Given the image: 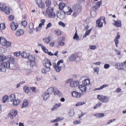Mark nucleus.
I'll return each mask as SVG.
<instances>
[{
  "mask_svg": "<svg viewBox=\"0 0 126 126\" xmlns=\"http://www.w3.org/2000/svg\"><path fill=\"white\" fill-rule=\"evenodd\" d=\"M6 40L4 37H1L0 38V43L4 46H6Z\"/></svg>",
  "mask_w": 126,
  "mask_h": 126,
  "instance_id": "nucleus-17",
  "label": "nucleus"
},
{
  "mask_svg": "<svg viewBox=\"0 0 126 126\" xmlns=\"http://www.w3.org/2000/svg\"><path fill=\"white\" fill-rule=\"evenodd\" d=\"M85 104V103L84 102H79L76 104V106H79Z\"/></svg>",
  "mask_w": 126,
  "mask_h": 126,
  "instance_id": "nucleus-50",
  "label": "nucleus"
},
{
  "mask_svg": "<svg viewBox=\"0 0 126 126\" xmlns=\"http://www.w3.org/2000/svg\"><path fill=\"white\" fill-rule=\"evenodd\" d=\"M73 12L72 9L71 8H70L68 10V11L66 12L67 14L68 15H70L71 14V13H72Z\"/></svg>",
  "mask_w": 126,
  "mask_h": 126,
  "instance_id": "nucleus-58",
  "label": "nucleus"
},
{
  "mask_svg": "<svg viewBox=\"0 0 126 126\" xmlns=\"http://www.w3.org/2000/svg\"><path fill=\"white\" fill-rule=\"evenodd\" d=\"M79 88L82 92H85L86 90V88L85 85H79Z\"/></svg>",
  "mask_w": 126,
  "mask_h": 126,
  "instance_id": "nucleus-12",
  "label": "nucleus"
},
{
  "mask_svg": "<svg viewBox=\"0 0 126 126\" xmlns=\"http://www.w3.org/2000/svg\"><path fill=\"white\" fill-rule=\"evenodd\" d=\"M56 15L53 12V11L51 12L47 16H48L50 18H53L55 17Z\"/></svg>",
  "mask_w": 126,
  "mask_h": 126,
  "instance_id": "nucleus-28",
  "label": "nucleus"
},
{
  "mask_svg": "<svg viewBox=\"0 0 126 126\" xmlns=\"http://www.w3.org/2000/svg\"><path fill=\"white\" fill-rule=\"evenodd\" d=\"M123 63H117L115 64V67L117 69L121 70Z\"/></svg>",
  "mask_w": 126,
  "mask_h": 126,
  "instance_id": "nucleus-16",
  "label": "nucleus"
},
{
  "mask_svg": "<svg viewBox=\"0 0 126 126\" xmlns=\"http://www.w3.org/2000/svg\"><path fill=\"white\" fill-rule=\"evenodd\" d=\"M114 21V23L113 24V25L118 27H121L122 26L121 21L120 20H117L116 21L113 20Z\"/></svg>",
  "mask_w": 126,
  "mask_h": 126,
  "instance_id": "nucleus-10",
  "label": "nucleus"
},
{
  "mask_svg": "<svg viewBox=\"0 0 126 126\" xmlns=\"http://www.w3.org/2000/svg\"><path fill=\"white\" fill-rule=\"evenodd\" d=\"M7 59V57L3 54L0 55V62H2Z\"/></svg>",
  "mask_w": 126,
  "mask_h": 126,
  "instance_id": "nucleus-25",
  "label": "nucleus"
},
{
  "mask_svg": "<svg viewBox=\"0 0 126 126\" xmlns=\"http://www.w3.org/2000/svg\"><path fill=\"white\" fill-rule=\"evenodd\" d=\"M35 1L36 3L38 5L42 1L41 0H35Z\"/></svg>",
  "mask_w": 126,
  "mask_h": 126,
  "instance_id": "nucleus-63",
  "label": "nucleus"
},
{
  "mask_svg": "<svg viewBox=\"0 0 126 126\" xmlns=\"http://www.w3.org/2000/svg\"><path fill=\"white\" fill-rule=\"evenodd\" d=\"M15 94H13L8 96V98L10 100L11 102H12L15 99Z\"/></svg>",
  "mask_w": 126,
  "mask_h": 126,
  "instance_id": "nucleus-26",
  "label": "nucleus"
},
{
  "mask_svg": "<svg viewBox=\"0 0 126 126\" xmlns=\"http://www.w3.org/2000/svg\"><path fill=\"white\" fill-rule=\"evenodd\" d=\"M53 8H47L46 11V12H43V14L46 16H47L48 15L53 11Z\"/></svg>",
  "mask_w": 126,
  "mask_h": 126,
  "instance_id": "nucleus-6",
  "label": "nucleus"
},
{
  "mask_svg": "<svg viewBox=\"0 0 126 126\" xmlns=\"http://www.w3.org/2000/svg\"><path fill=\"white\" fill-rule=\"evenodd\" d=\"M59 24L63 27H65V24L62 21L59 22Z\"/></svg>",
  "mask_w": 126,
  "mask_h": 126,
  "instance_id": "nucleus-53",
  "label": "nucleus"
},
{
  "mask_svg": "<svg viewBox=\"0 0 126 126\" xmlns=\"http://www.w3.org/2000/svg\"><path fill=\"white\" fill-rule=\"evenodd\" d=\"M13 104L14 105L16 106L20 103L19 100L18 99L14 100L13 101Z\"/></svg>",
  "mask_w": 126,
  "mask_h": 126,
  "instance_id": "nucleus-34",
  "label": "nucleus"
},
{
  "mask_svg": "<svg viewBox=\"0 0 126 126\" xmlns=\"http://www.w3.org/2000/svg\"><path fill=\"white\" fill-rule=\"evenodd\" d=\"M8 98V96L7 95H5L4 96L2 99V102L3 103H5Z\"/></svg>",
  "mask_w": 126,
  "mask_h": 126,
  "instance_id": "nucleus-42",
  "label": "nucleus"
},
{
  "mask_svg": "<svg viewBox=\"0 0 126 126\" xmlns=\"http://www.w3.org/2000/svg\"><path fill=\"white\" fill-rule=\"evenodd\" d=\"M50 94H49L47 91H46L42 95V98L44 100H46L49 97Z\"/></svg>",
  "mask_w": 126,
  "mask_h": 126,
  "instance_id": "nucleus-4",
  "label": "nucleus"
},
{
  "mask_svg": "<svg viewBox=\"0 0 126 126\" xmlns=\"http://www.w3.org/2000/svg\"><path fill=\"white\" fill-rule=\"evenodd\" d=\"M18 25L16 23L12 22L10 24V27L13 30H16L18 27Z\"/></svg>",
  "mask_w": 126,
  "mask_h": 126,
  "instance_id": "nucleus-5",
  "label": "nucleus"
},
{
  "mask_svg": "<svg viewBox=\"0 0 126 126\" xmlns=\"http://www.w3.org/2000/svg\"><path fill=\"white\" fill-rule=\"evenodd\" d=\"M56 34L58 35H60L61 34V32L59 30H57L55 31Z\"/></svg>",
  "mask_w": 126,
  "mask_h": 126,
  "instance_id": "nucleus-56",
  "label": "nucleus"
},
{
  "mask_svg": "<svg viewBox=\"0 0 126 126\" xmlns=\"http://www.w3.org/2000/svg\"><path fill=\"white\" fill-rule=\"evenodd\" d=\"M6 71V69L3 67L2 63H0V72H5Z\"/></svg>",
  "mask_w": 126,
  "mask_h": 126,
  "instance_id": "nucleus-33",
  "label": "nucleus"
},
{
  "mask_svg": "<svg viewBox=\"0 0 126 126\" xmlns=\"http://www.w3.org/2000/svg\"><path fill=\"white\" fill-rule=\"evenodd\" d=\"M73 123L75 125L79 124L80 123V121L79 120H75L73 122Z\"/></svg>",
  "mask_w": 126,
  "mask_h": 126,
  "instance_id": "nucleus-57",
  "label": "nucleus"
},
{
  "mask_svg": "<svg viewBox=\"0 0 126 126\" xmlns=\"http://www.w3.org/2000/svg\"><path fill=\"white\" fill-rule=\"evenodd\" d=\"M42 49L43 50V51L46 53L47 54L48 52V50L45 47H43Z\"/></svg>",
  "mask_w": 126,
  "mask_h": 126,
  "instance_id": "nucleus-54",
  "label": "nucleus"
},
{
  "mask_svg": "<svg viewBox=\"0 0 126 126\" xmlns=\"http://www.w3.org/2000/svg\"><path fill=\"white\" fill-rule=\"evenodd\" d=\"M70 86L72 87H75L78 86L79 85V83L78 81H73L70 82Z\"/></svg>",
  "mask_w": 126,
  "mask_h": 126,
  "instance_id": "nucleus-7",
  "label": "nucleus"
},
{
  "mask_svg": "<svg viewBox=\"0 0 126 126\" xmlns=\"http://www.w3.org/2000/svg\"><path fill=\"white\" fill-rule=\"evenodd\" d=\"M20 54V52H16L14 53V55L16 57L18 56Z\"/></svg>",
  "mask_w": 126,
  "mask_h": 126,
  "instance_id": "nucleus-55",
  "label": "nucleus"
},
{
  "mask_svg": "<svg viewBox=\"0 0 126 126\" xmlns=\"http://www.w3.org/2000/svg\"><path fill=\"white\" fill-rule=\"evenodd\" d=\"M115 120V119H112L110 120H109L108 121V122L107 123V124L108 125L110 123L112 122H114Z\"/></svg>",
  "mask_w": 126,
  "mask_h": 126,
  "instance_id": "nucleus-62",
  "label": "nucleus"
},
{
  "mask_svg": "<svg viewBox=\"0 0 126 126\" xmlns=\"http://www.w3.org/2000/svg\"><path fill=\"white\" fill-rule=\"evenodd\" d=\"M82 83L84 85L86 86L88 85L90 83V80L87 79H86L84 81H83Z\"/></svg>",
  "mask_w": 126,
  "mask_h": 126,
  "instance_id": "nucleus-32",
  "label": "nucleus"
},
{
  "mask_svg": "<svg viewBox=\"0 0 126 126\" xmlns=\"http://www.w3.org/2000/svg\"><path fill=\"white\" fill-rule=\"evenodd\" d=\"M54 94L55 95H57L59 96H62V93L60 92L56 88L54 89Z\"/></svg>",
  "mask_w": 126,
  "mask_h": 126,
  "instance_id": "nucleus-15",
  "label": "nucleus"
},
{
  "mask_svg": "<svg viewBox=\"0 0 126 126\" xmlns=\"http://www.w3.org/2000/svg\"><path fill=\"white\" fill-rule=\"evenodd\" d=\"M9 19L11 21L13 20L14 19V16L12 15L10 16L9 17Z\"/></svg>",
  "mask_w": 126,
  "mask_h": 126,
  "instance_id": "nucleus-64",
  "label": "nucleus"
},
{
  "mask_svg": "<svg viewBox=\"0 0 126 126\" xmlns=\"http://www.w3.org/2000/svg\"><path fill=\"white\" fill-rule=\"evenodd\" d=\"M97 7L95 5L94 6H93L92 8V9L94 11H96L97 10Z\"/></svg>",
  "mask_w": 126,
  "mask_h": 126,
  "instance_id": "nucleus-47",
  "label": "nucleus"
},
{
  "mask_svg": "<svg viewBox=\"0 0 126 126\" xmlns=\"http://www.w3.org/2000/svg\"><path fill=\"white\" fill-rule=\"evenodd\" d=\"M38 6L40 8L43 9L45 7V4L42 1Z\"/></svg>",
  "mask_w": 126,
  "mask_h": 126,
  "instance_id": "nucleus-43",
  "label": "nucleus"
},
{
  "mask_svg": "<svg viewBox=\"0 0 126 126\" xmlns=\"http://www.w3.org/2000/svg\"><path fill=\"white\" fill-rule=\"evenodd\" d=\"M110 67V65L108 64H105L104 66V68L106 69H108Z\"/></svg>",
  "mask_w": 126,
  "mask_h": 126,
  "instance_id": "nucleus-59",
  "label": "nucleus"
},
{
  "mask_svg": "<svg viewBox=\"0 0 126 126\" xmlns=\"http://www.w3.org/2000/svg\"><path fill=\"white\" fill-rule=\"evenodd\" d=\"M28 105L29 103L28 101L26 100H24L21 108H23L26 107L28 106Z\"/></svg>",
  "mask_w": 126,
  "mask_h": 126,
  "instance_id": "nucleus-23",
  "label": "nucleus"
},
{
  "mask_svg": "<svg viewBox=\"0 0 126 126\" xmlns=\"http://www.w3.org/2000/svg\"><path fill=\"white\" fill-rule=\"evenodd\" d=\"M33 26L34 25L32 23H30L29 26V28L31 30H34Z\"/></svg>",
  "mask_w": 126,
  "mask_h": 126,
  "instance_id": "nucleus-44",
  "label": "nucleus"
},
{
  "mask_svg": "<svg viewBox=\"0 0 126 126\" xmlns=\"http://www.w3.org/2000/svg\"><path fill=\"white\" fill-rule=\"evenodd\" d=\"M10 113L15 116L17 115V112L16 110H13L11 111Z\"/></svg>",
  "mask_w": 126,
  "mask_h": 126,
  "instance_id": "nucleus-41",
  "label": "nucleus"
},
{
  "mask_svg": "<svg viewBox=\"0 0 126 126\" xmlns=\"http://www.w3.org/2000/svg\"><path fill=\"white\" fill-rule=\"evenodd\" d=\"M104 113H99L95 114H94V115L96 117H102L104 116Z\"/></svg>",
  "mask_w": 126,
  "mask_h": 126,
  "instance_id": "nucleus-39",
  "label": "nucleus"
},
{
  "mask_svg": "<svg viewBox=\"0 0 126 126\" xmlns=\"http://www.w3.org/2000/svg\"><path fill=\"white\" fill-rule=\"evenodd\" d=\"M114 41L115 43V45L116 47H118L117 45L119 41L118 40L114 39Z\"/></svg>",
  "mask_w": 126,
  "mask_h": 126,
  "instance_id": "nucleus-61",
  "label": "nucleus"
},
{
  "mask_svg": "<svg viewBox=\"0 0 126 126\" xmlns=\"http://www.w3.org/2000/svg\"><path fill=\"white\" fill-rule=\"evenodd\" d=\"M24 33V31L23 30L19 29L18 30L16 34V35L17 36H19L23 35Z\"/></svg>",
  "mask_w": 126,
  "mask_h": 126,
  "instance_id": "nucleus-8",
  "label": "nucleus"
},
{
  "mask_svg": "<svg viewBox=\"0 0 126 126\" xmlns=\"http://www.w3.org/2000/svg\"><path fill=\"white\" fill-rule=\"evenodd\" d=\"M46 68L45 69L44 68L42 69L41 70L42 73L44 74H46L47 72L49 71L50 70V67L48 66L47 67V65H46Z\"/></svg>",
  "mask_w": 126,
  "mask_h": 126,
  "instance_id": "nucleus-11",
  "label": "nucleus"
},
{
  "mask_svg": "<svg viewBox=\"0 0 126 126\" xmlns=\"http://www.w3.org/2000/svg\"><path fill=\"white\" fill-rule=\"evenodd\" d=\"M89 47L92 50H94L96 48V47L95 46L90 45Z\"/></svg>",
  "mask_w": 126,
  "mask_h": 126,
  "instance_id": "nucleus-49",
  "label": "nucleus"
},
{
  "mask_svg": "<svg viewBox=\"0 0 126 126\" xmlns=\"http://www.w3.org/2000/svg\"><path fill=\"white\" fill-rule=\"evenodd\" d=\"M5 24L4 23H1L0 24V29L3 30L5 28Z\"/></svg>",
  "mask_w": 126,
  "mask_h": 126,
  "instance_id": "nucleus-45",
  "label": "nucleus"
},
{
  "mask_svg": "<svg viewBox=\"0 0 126 126\" xmlns=\"http://www.w3.org/2000/svg\"><path fill=\"white\" fill-rule=\"evenodd\" d=\"M96 23L98 25V27L99 28H101L103 26V23L102 21L100 20H97L96 21Z\"/></svg>",
  "mask_w": 126,
  "mask_h": 126,
  "instance_id": "nucleus-27",
  "label": "nucleus"
},
{
  "mask_svg": "<svg viewBox=\"0 0 126 126\" xmlns=\"http://www.w3.org/2000/svg\"><path fill=\"white\" fill-rule=\"evenodd\" d=\"M72 8L74 11L80 12L82 9V7L80 5L77 4L73 5Z\"/></svg>",
  "mask_w": 126,
  "mask_h": 126,
  "instance_id": "nucleus-3",
  "label": "nucleus"
},
{
  "mask_svg": "<svg viewBox=\"0 0 126 126\" xmlns=\"http://www.w3.org/2000/svg\"><path fill=\"white\" fill-rule=\"evenodd\" d=\"M75 11L73 12L72 15L74 17H76L78 15V13H77Z\"/></svg>",
  "mask_w": 126,
  "mask_h": 126,
  "instance_id": "nucleus-60",
  "label": "nucleus"
},
{
  "mask_svg": "<svg viewBox=\"0 0 126 126\" xmlns=\"http://www.w3.org/2000/svg\"><path fill=\"white\" fill-rule=\"evenodd\" d=\"M1 7L0 10L4 12L7 15L10 14V10L8 7L3 4H2V5H1Z\"/></svg>",
  "mask_w": 126,
  "mask_h": 126,
  "instance_id": "nucleus-2",
  "label": "nucleus"
},
{
  "mask_svg": "<svg viewBox=\"0 0 126 126\" xmlns=\"http://www.w3.org/2000/svg\"><path fill=\"white\" fill-rule=\"evenodd\" d=\"M97 98L101 101L104 103H108L109 100V97L102 95H98Z\"/></svg>",
  "mask_w": 126,
  "mask_h": 126,
  "instance_id": "nucleus-1",
  "label": "nucleus"
},
{
  "mask_svg": "<svg viewBox=\"0 0 126 126\" xmlns=\"http://www.w3.org/2000/svg\"><path fill=\"white\" fill-rule=\"evenodd\" d=\"M4 67L9 68L10 67V63L9 62H5L2 63Z\"/></svg>",
  "mask_w": 126,
  "mask_h": 126,
  "instance_id": "nucleus-19",
  "label": "nucleus"
},
{
  "mask_svg": "<svg viewBox=\"0 0 126 126\" xmlns=\"http://www.w3.org/2000/svg\"><path fill=\"white\" fill-rule=\"evenodd\" d=\"M77 55L75 54H72L69 58V61H73L75 60L77 58Z\"/></svg>",
  "mask_w": 126,
  "mask_h": 126,
  "instance_id": "nucleus-18",
  "label": "nucleus"
},
{
  "mask_svg": "<svg viewBox=\"0 0 126 126\" xmlns=\"http://www.w3.org/2000/svg\"><path fill=\"white\" fill-rule=\"evenodd\" d=\"M9 58V61L10 62H11V63L12 64H14L15 63V59L14 57H10L8 58Z\"/></svg>",
  "mask_w": 126,
  "mask_h": 126,
  "instance_id": "nucleus-38",
  "label": "nucleus"
},
{
  "mask_svg": "<svg viewBox=\"0 0 126 126\" xmlns=\"http://www.w3.org/2000/svg\"><path fill=\"white\" fill-rule=\"evenodd\" d=\"M54 70L57 72H60L62 68V67L60 66H53Z\"/></svg>",
  "mask_w": 126,
  "mask_h": 126,
  "instance_id": "nucleus-20",
  "label": "nucleus"
},
{
  "mask_svg": "<svg viewBox=\"0 0 126 126\" xmlns=\"http://www.w3.org/2000/svg\"><path fill=\"white\" fill-rule=\"evenodd\" d=\"M54 89L53 87H51L49 88L46 91H47L48 92L49 94L50 95L54 91Z\"/></svg>",
  "mask_w": 126,
  "mask_h": 126,
  "instance_id": "nucleus-36",
  "label": "nucleus"
},
{
  "mask_svg": "<svg viewBox=\"0 0 126 126\" xmlns=\"http://www.w3.org/2000/svg\"><path fill=\"white\" fill-rule=\"evenodd\" d=\"M73 38L74 39H76L77 40H80L79 37V36L78 35L76 31V32L75 33L73 37Z\"/></svg>",
  "mask_w": 126,
  "mask_h": 126,
  "instance_id": "nucleus-40",
  "label": "nucleus"
},
{
  "mask_svg": "<svg viewBox=\"0 0 126 126\" xmlns=\"http://www.w3.org/2000/svg\"><path fill=\"white\" fill-rule=\"evenodd\" d=\"M49 64V65H52V64L50 62V60H47V61L45 63V66H46V65H47V67L48 66V64Z\"/></svg>",
  "mask_w": 126,
  "mask_h": 126,
  "instance_id": "nucleus-52",
  "label": "nucleus"
},
{
  "mask_svg": "<svg viewBox=\"0 0 126 126\" xmlns=\"http://www.w3.org/2000/svg\"><path fill=\"white\" fill-rule=\"evenodd\" d=\"M92 30V29L91 28L88 30L87 31L85 32V34L83 36V38H84L86 37L87 35H89Z\"/></svg>",
  "mask_w": 126,
  "mask_h": 126,
  "instance_id": "nucleus-29",
  "label": "nucleus"
},
{
  "mask_svg": "<svg viewBox=\"0 0 126 126\" xmlns=\"http://www.w3.org/2000/svg\"><path fill=\"white\" fill-rule=\"evenodd\" d=\"M81 94L80 93L76 92L74 91L72 93V95L73 96L76 98L79 97Z\"/></svg>",
  "mask_w": 126,
  "mask_h": 126,
  "instance_id": "nucleus-14",
  "label": "nucleus"
},
{
  "mask_svg": "<svg viewBox=\"0 0 126 126\" xmlns=\"http://www.w3.org/2000/svg\"><path fill=\"white\" fill-rule=\"evenodd\" d=\"M65 6L64 3H60L59 6V9L60 10H62Z\"/></svg>",
  "mask_w": 126,
  "mask_h": 126,
  "instance_id": "nucleus-37",
  "label": "nucleus"
},
{
  "mask_svg": "<svg viewBox=\"0 0 126 126\" xmlns=\"http://www.w3.org/2000/svg\"><path fill=\"white\" fill-rule=\"evenodd\" d=\"M27 59L31 62H34L35 60L34 56L33 55H30L29 54Z\"/></svg>",
  "mask_w": 126,
  "mask_h": 126,
  "instance_id": "nucleus-13",
  "label": "nucleus"
},
{
  "mask_svg": "<svg viewBox=\"0 0 126 126\" xmlns=\"http://www.w3.org/2000/svg\"><path fill=\"white\" fill-rule=\"evenodd\" d=\"M46 6L47 7V8H53L50 7L51 1L49 0H46L45 1Z\"/></svg>",
  "mask_w": 126,
  "mask_h": 126,
  "instance_id": "nucleus-30",
  "label": "nucleus"
},
{
  "mask_svg": "<svg viewBox=\"0 0 126 126\" xmlns=\"http://www.w3.org/2000/svg\"><path fill=\"white\" fill-rule=\"evenodd\" d=\"M57 17L60 19H63L65 17V15L63 12H59L57 14Z\"/></svg>",
  "mask_w": 126,
  "mask_h": 126,
  "instance_id": "nucleus-9",
  "label": "nucleus"
},
{
  "mask_svg": "<svg viewBox=\"0 0 126 126\" xmlns=\"http://www.w3.org/2000/svg\"><path fill=\"white\" fill-rule=\"evenodd\" d=\"M102 4V1H99L97 2L96 3V5L97 6H98V8H99L100 7V6Z\"/></svg>",
  "mask_w": 126,
  "mask_h": 126,
  "instance_id": "nucleus-48",
  "label": "nucleus"
},
{
  "mask_svg": "<svg viewBox=\"0 0 126 126\" xmlns=\"http://www.w3.org/2000/svg\"><path fill=\"white\" fill-rule=\"evenodd\" d=\"M6 46L7 47H9L11 45V43L10 42L7 41H6L5 43Z\"/></svg>",
  "mask_w": 126,
  "mask_h": 126,
  "instance_id": "nucleus-51",
  "label": "nucleus"
},
{
  "mask_svg": "<svg viewBox=\"0 0 126 126\" xmlns=\"http://www.w3.org/2000/svg\"><path fill=\"white\" fill-rule=\"evenodd\" d=\"M23 90L24 92L27 94L29 92L30 90L28 87L26 86H24L23 87Z\"/></svg>",
  "mask_w": 126,
  "mask_h": 126,
  "instance_id": "nucleus-35",
  "label": "nucleus"
},
{
  "mask_svg": "<svg viewBox=\"0 0 126 126\" xmlns=\"http://www.w3.org/2000/svg\"><path fill=\"white\" fill-rule=\"evenodd\" d=\"M61 105V103H59L58 104H56L54 105L53 108L51 110L52 111H54L57 108H58Z\"/></svg>",
  "mask_w": 126,
  "mask_h": 126,
  "instance_id": "nucleus-21",
  "label": "nucleus"
},
{
  "mask_svg": "<svg viewBox=\"0 0 126 126\" xmlns=\"http://www.w3.org/2000/svg\"><path fill=\"white\" fill-rule=\"evenodd\" d=\"M29 54L26 52H24L21 53V55L23 58L26 59L28 58Z\"/></svg>",
  "mask_w": 126,
  "mask_h": 126,
  "instance_id": "nucleus-22",
  "label": "nucleus"
},
{
  "mask_svg": "<svg viewBox=\"0 0 126 126\" xmlns=\"http://www.w3.org/2000/svg\"><path fill=\"white\" fill-rule=\"evenodd\" d=\"M27 22L25 21H22L21 23V25H22L24 27H26L27 25Z\"/></svg>",
  "mask_w": 126,
  "mask_h": 126,
  "instance_id": "nucleus-46",
  "label": "nucleus"
},
{
  "mask_svg": "<svg viewBox=\"0 0 126 126\" xmlns=\"http://www.w3.org/2000/svg\"><path fill=\"white\" fill-rule=\"evenodd\" d=\"M51 38V37L50 36L48 37L47 38H44L43 39L44 42L47 44L49 43L50 41V39Z\"/></svg>",
  "mask_w": 126,
  "mask_h": 126,
  "instance_id": "nucleus-31",
  "label": "nucleus"
},
{
  "mask_svg": "<svg viewBox=\"0 0 126 126\" xmlns=\"http://www.w3.org/2000/svg\"><path fill=\"white\" fill-rule=\"evenodd\" d=\"M74 114V109L72 108L70 109L68 113V115L69 117H72Z\"/></svg>",
  "mask_w": 126,
  "mask_h": 126,
  "instance_id": "nucleus-24",
  "label": "nucleus"
}]
</instances>
